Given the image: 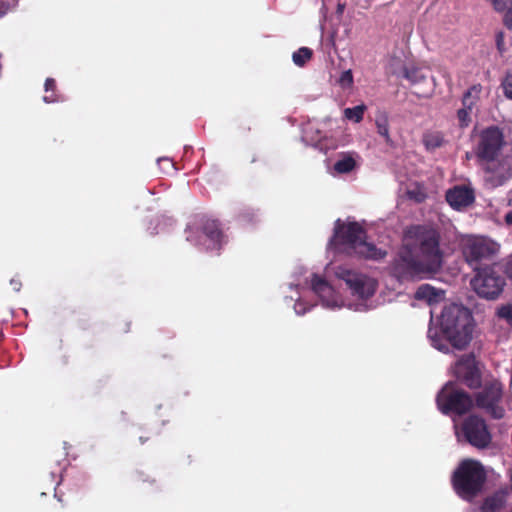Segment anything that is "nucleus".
<instances>
[{
	"label": "nucleus",
	"instance_id": "1",
	"mask_svg": "<svg viewBox=\"0 0 512 512\" xmlns=\"http://www.w3.org/2000/svg\"><path fill=\"white\" fill-rule=\"evenodd\" d=\"M442 264L438 232L428 226L409 227L403 237L402 249L392 268L399 284L422 273L436 272Z\"/></svg>",
	"mask_w": 512,
	"mask_h": 512
},
{
	"label": "nucleus",
	"instance_id": "2",
	"mask_svg": "<svg viewBox=\"0 0 512 512\" xmlns=\"http://www.w3.org/2000/svg\"><path fill=\"white\" fill-rule=\"evenodd\" d=\"M503 144L502 131L492 126L481 132L476 147V156L484 171V181L492 188L503 185L512 177V157L501 155Z\"/></svg>",
	"mask_w": 512,
	"mask_h": 512
},
{
	"label": "nucleus",
	"instance_id": "3",
	"mask_svg": "<svg viewBox=\"0 0 512 512\" xmlns=\"http://www.w3.org/2000/svg\"><path fill=\"white\" fill-rule=\"evenodd\" d=\"M465 261L473 268L475 275L470 280L471 288H503V277L496 274L492 266L480 268V263L491 259L499 251V244L481 236H466L461 241Z\"/></svg>",
	"mask_w": 512,
	"mask_h": 512
},
{
	"label": "nucleus",
	"instance_id": "4",
	"mask_svg": "<svg viewBox=\"0 0 512 512\" xmlns=\"http://www.w3.org/2000/svg\"><path fill=\"white\" fill-rule=\"evenodd\" d=\"M329 246L369 259L377 260L385 256V252L366 241L364 229L356 222L342 224L338 219Z\"/></svg>",
	"mask_w": 512,
	"mask_h": 512
},
{
	"label": "nucleus",
	"instance_id": "5",
	"mask_svg": "<svg viewBox=\"0 0 512 512\" xmlns=\"http://www.w3.org/2000/svg\"><path fill=\"white\" fill-rule=\"evenodd\" d=\"M441 328L452 345L458 349L466 347L472 339L473 316L462 304L451 303L442 311Z\"/></svg>",
	"mask_w": 512,
	"mask_h": 512
},
{
	"label": "nucleus",
	"instance_id": "6",
	"mask_svg": "<svg viewBox=\"0 0 512 512\" xmlns=\"http://www.w3.org/2000/svg\"><path fill=\"white\" fill-rule=\"evenodd\" d=\"M486 481L487 473L484 466L474 459L462 460L451 477L455 493L469 502L483 492Z\"/></svg>",
	"mask_w": 512,
	"mask_h": 512
},
{
	"label": "nucleus",
	"instance_id": "7",
	"mask_svg": "<svg viewBox=\"0 0 512 512\" xmlns=\"http://www.w3.org/2000/svg\"><path fill=\"white\" fill-rule=\"evenodd\" d=\"M472 396L474 406L483 410L492 419L500 420L505 416L502 405L504 386L498 379L486 380Z\"/></svg>",
	"mask_w": 512,
	"mask_h": 512
},
{
	"label": "nucleus",
	"instance_id": "8",
	"mask_svg": "<svg viewBox=\"0 0 512 512\" xmlns=\"http://www.w3.org/2000/svg\"><path fill=\"white\" fill-rule=\"evenodd\" d=\"M438 409L445 415H464L472 410L474 401L472 395L457 387L455 382H447L436 396Z\"/></svg>",
	"mask_w": 512,
	"mask_h": 512
},
{
	"label": "nucleus",
	"instance_id": "9",
	"mask_svg": "<svg viewBox=\"0 0 512 512\" xmlns=\"http://www.w3.org/2000/svg\"><path fill=\"white\" fill-rule=\"evenodd\" d=\"M316 294V296L321 300V303L324 307L335 309L341 307H348L359 309L361 306H366V301L374 296L376 290H344L345 292H349V294L358 302H345L340 295V290H311Z\"/></svg>",
	"mask_w": 512,
	"mask_h": 512
},
{
	"label": "nucleus",
	"instance_id": "10",
	"mask_svg": "<svg viewBox=\"0 0 512 512\" xmlns=\"http://www.w3.org/2000/svg\"><path fill=\"white\" fill-rule=\"evenodd\" d=\"M465 440L478 449L487 448L492 442V435L485 420L478 415H470L461 425Z\"/></svg>",
	"mask_w": 512,
	"mask_h": 512
},
{
	"label": "nucleus",
	"instance_id": "11",
	"mask_svg": "<svg viewBox=\"0 0 512 512\" xmlns=\"http://www.w3.org/2000/svg\"><path fill=\"white\" fill-rule=\"evenodd\" d=\"M455 377L459 382L474 390L481 387L482 375L474 355L462 356L455 364Z\"/></svg>",
	"mask_w": 512,
	"mask_h": 512
},
{
	"label": "nucleus",
	"instance_id": "12",
	"mask_svg": "<svg viewBox=\"0 0 512 512\" xmlns=\"http://www.w3.org/2000/svg\"><path fill=\"white\" fill-rule=\"evenodd\" d=\"M222 232L215 220H207L202 226V236L197 240L193 236L192 228L189 229L187 240L195 245H203L207 250L216 249L220 246Z\"/></svg>",
	"mask_w": 512,
	"mask_h": 512
},
{
	"label": "nucleus",
	"instance_id": "13",
	"mask_svg": "<svg viewBox=\"0 0 512 512\" xmlns=\"http://www.w3.org/2000/svg\"><path fill=\"white\" fill-rule=\"evenodd\" d=\"M335 275L338 279L343 280L349 288H375L377 286L373 279L345 267H337Z\"/></svg>",
	"mask_w": 512,
	"mask_h": 512
},
{
	"label": "nucleus",
	"instance_id": "14",
	"mask_svg": "<svg viewBox=\"0 0 512 512\" xmlns=\"http://www.w3.org/2000/svg\"><path fill=\"white\" fill-rule=\"evenodd\" d=\"M447 202L456 209L466 207L474 201L473 191L464 186H457L446 193Z\"/></svg>",
	"mask_w": 512,
	"mask_h": 512
},
{
	"label": "nucleus",
	"instance_id": "15",
	"mask_svg": "<svg viewBox=\"0 0 512 512\" xmlns=\"http://www.w3.org/2000/svg\"><path fill=\"white\" fill-rule=\"evenodd\" d=\"M508 491L499 489L493 494L487 496L480 507L481 512H498L505 507Z\"/></svg>",
	"mask_w": 512,
	"mask_h": 512
},
{
	"label": "nucleus",
	"instance_id": "16",
	"mask_svg": "<svg viewBox=\"0 0 512 512\" xmlns=\"http://www.w3.org/2000/svg\"><path fill=\"white\" fill-rule=\"evenodd\" d=\"M446 290H416L414 300L423 301L428 306H434L444 301Z\"/></svg>",
	"mask_w": 512,
	"mask_h": 512
},
{
	"label": "nucleus",
	"instance_id": "17",
	"mask_svg": "<svg viewBox=\"0 0 512 512\" xmlns=\"http://www.w3.org/2000/svg\"><path fill=\"white\" fill-rule=\"evenodd\" d=\"M356 166V160L352 154H341L334 163V170L338 174H345L351 172Z\"/></svg>",
	"mask_w": 512,
	"mask_h": 512
},
{
	"label": "nucleus",
	"instance_id": "18",
	"mask_svg": "<svg viewBox=\"0 0 512 512\" xmlns=\"http://www.w3.org/2000/svg\"><path fill=\"white\" fill-rule=\"evenodd\" d=\"M423 143L427 150L433 151L442 147L446 143V140L441 132L433 131L424 134Z\"/></svg>",
	"mask_w": 512,
	"mask_h": 512
},
{
	"label": "nucleus",
	"instance_id": "19",
	"mask_svg": "<svg viewBox=\"0 0 512 512\" xmlns=\"http://www.w3.org/2000/svg\"><path fill=\"white\" fill-rule=\"evenodd\" d=\"M482 86L475 84L471 86L463 95L462 105L467 108H474L480 98Z\"/></svg>",
	"mask_w": 512,
	"mask_h": 512
},
{
	"label": "nucleus",
	"instance_id": "20",
	"mask_svg": "<svg viewBox=\"0 0 512 512\" xmlns=\"http://www.w3.org/2000/svg\"><path fill=\"white\" fill-rule=\"evenodd\" d=\"M377 133L384 138L386 144L391 145L392 139L389 134V121L386 114H379L375 119Z\"/></svg>",
	"mask_w": 512,
	"mask_h": 512
},
{
	"label": "nucleus",
	"instance_id": "21",
	"mask_svg": "<svg viewBox=\"0 0 512 512\" xmlns=\"http://www.w3.org/2000/svg\"><path fill=\"white\" fill-rule=\"evenodd\" d=\"M365 111L366 106L364 104H361L352 108H346L344 110V116L348 120L359 123L360 121H362Z\"/></svg>",
	"mask_w": 512,
	"mask_h": 512
},
{
	"label": "nucleus",
	"instance_id": "22",
	"mask_svg": "<svg viewBox=\"0 0 512 512\" xmlns=\"http://www.w3.org/2000/svg\"><path fill=\"white\" fill-rule=\"evenodd\" d=\"M312 56V51L309 48L302 47L295 51L292 55L293 62L297 66H303Z\"/></svg>",
	"mask_w": 512,
	"mask_h": 512
},
{
	"label": "nucleus",
	"instance_id": "23",
	"mask_svg": "<svg viewBox=\"0 0 512 512\" xmlns=\"http://www.w3.org/2000/svg\"><path fill=\"white\" fill-rule=\"evenodd\" d=\"M404 75L412 84L423 82L427 77L418 67L406 69Z\"/></svg>",
	"mask_w": 512,
	"mask_h": 512
},
{
	"label": "nucleus",
	"instance_id": "24",
	"mask_svg": "<svg viewBox=\"0 0 512 512\" xmlns=\"http://www.w3.org/2000/svg\"><path fill=\"white\" fill-rule=\"evenodd\" d=\"M472 111V108L465 106L457 111V119L460 127H467L470 124Z\"/></svg>",
	"mask_w": 512,
	"mask_h": 512
},
{
	"label": "nucleus",
	"instance_id": "25",
	"mask_svg": "<svg viewBox=\"0 0 512 512\" xmlns=\"http://www.w3.org/2000/svg\"><path fill=\"white\" fill-rule=\"evenodd\" d=\"M497 316L512 326V304L502 305L497 309Z\"/></svg>",
	"mask_w": 512,
	"mask_h": 512
},
{
	"label": "nucleus",
	"instance_id": "26",
	"mask_svg": "<svg viewBox=\"0 0 512 512\" xmlns=\"http://www.w3.org/2000/svg\"><path fill=\"white\" fill-rule=\"evenodd\" d=\"M310 288H332L325 277L318 274L311 275Z\"/></svg>",
	"mask_w": 512,
	"mask_h": 512
},
{
	"label": "nucleus",
	"instance_id": "27",
	"mask_svg": "<svg viewBox=\"0 0 512 512\" xmlns=\"http://www.w3.org/2000/svg\"><path fill=\"white\" fill-rule=\"evenodd\" d=\"M480 297L487 300H496L503 290H474Z\"/></svg>",
	"mask_w": 512,
	"mask_h": 512
},
{
	"label": "nucleus",
	"instance_id": "28",
	"mask_svg": "<svg viewBox=\"0 0 512 512\" xmlns=\"http://www.w3.org/2000/svg\"><path fill=\"white\" fill-rule=\"evenodd\" d=\"M502 86L505 96L512 100V71L506 75Z\"/></svg>",
	"mask_w": 512,
	"mask_h": 512
},
{
	"label": "nucleus",
	"instance_id": "29",
	"mask_svg": "<svg viewBox=\"0 0 512 512\" xmlns=\"http://www.w3.org/2000/svg\"><path fill=\"white\" fill-rule=\"evenodd\" d=\"M313 305H308L306 302H304L302 299H297L295 304H294V310L295 312L298 314V315H303L305 314L307 311L310 310V308L312 307Z\"/></svg>",
	"mask_w": 512,
	"mask_h": 512
},
{
	"label": "nucleus",
	"instance_id": "30",
	"mask_svg": "<svg viewBox=\"0 0 512 512\" xmlns=\"http://www.w3.org/2000/svg\"><path fill=\"white\" fill-rule=\"evenodd\" d=\"M339 82L343 87L351 86L353 84V75L351 70L344 71L340 76Z\"/></svg>",
	"mask_w": 512,
	"mask_h": 512
},
{
	"label": "nucleus",
	"instance_id": "31",
	"mask_svg": "<svg viewBox=\"0 0 512 512\" xmlns=\"http://www.w3.org/2000/svg\"><path fill=\"white\" fill-rule=\"evenodd\" d=\"M505 11L504 23L508 28H512V7L508 6Z\"/></svg>",
	"mask_w": 512,
	"mask_h": 512
},
{
	"label": "nucleus",
	"instance_id": "32",
	"mask_svg": "<svg viewBox=\"0 0 512 512\" xmlns=\"http://www.w3.org/2000/svg\"><path fill=\"white\" fill-rule=\"evenodd\" d=\"M56 86L55 80L53 78H47L45 81V91L54 90Z\"/></svg>",
	"mask_w": 512,
	"mask_h": 512
},
{
	"label": "nucleus",
	"instance_id": "33",
	"mask_svg": "<svg viewBox=\"0 0 512 512\" xmlns=\"http://www.w3.org/2000/svg\"><path fill=\"white\" fill-rule=\"evenodd\" d=\"M159 163H165V164H168L169 167L173 168L174 167V164L173 162L168 159V158H161L158 160Z\"/></svg>",
	"mask_w": 512,
	"mask_h": 512
},
{
	"label": "nucleus",
	"instance_id": "34",
	"mask_svg": "<svg viewBox=\"0 0 512 512\" xmlns=\"http://www.w3.org/2000/svg\"><path fill=\"white\" fill-rule=\"evenodd\" d=\"M505 221L508 225L512 226V210L506 214Z\"/></svg>",
	"mask_w": 512,
	"mask_h": 512
},
{
	"label": "nucleus",
	"instance_id": "35",
	"mask_svg": "<svg viewBox=\"0 0 512 512\" xmlns=\"http://www.w3.org/2000/svg\"><path fill=\"white\" fill-rule=\"evenodd\" d=\"M43 101L46 102V103H52V102L57 101V99L56 98H52L50 96H44L43 97Z\"/></svg>",
	"mask_w": 512,
	"mask_h": 512
},
{
	"label": "nucleus",
	"instance_id": "36",
	"mask_svg": "<svg viewBox=\"0 0 512 512\" xmlns=\"http://www.w3.org/2000/svg\"><path fill=\"white\" fill-rule=\"evenodd\" d=\"M148 439H149L148 437H146V438L143 436L139 437L141 444H144Z\"/></svg>",
	"mask_w": 512,
	"mask_h": 512
},
{
	"label": "nucleus",
	"instance_id": "37",
	"mask_svg": "<svg viewBox=\"0 0 512 512\" xmlns=\"http://www.w3.org/2000/svg\"><path fill=\"white\" fill-rule=\"evenodd\" d=\"M3 9H4V1L0 0V13L2 12Z\"/></svg>",
	"mask_w": 512,
	"mask_h": 512
},
{
	"label": "nucleus",
	"instance_id": "38",
	"mask_svg": "<svg viewBox=\"0 0 512 512\" xmlns=\"http://www.w3.org/2000/svg\"><path fill=\"white\" fill-rule=\"evenodd\" d=\"M419 288L426 289V288H432V287L429 284H423Z\"/></svg>",
	"mask_w": 512,
	"mask_h": 512
},
{
	"label": "nucleus",
	"instance_id": "39",
	"mask_svg": "<svg viewBox=\"0 0 512 512\" xmlns=\"http://www.w3.org/2000/svg\"><path fill=\"white\" fill-rule=\"evenodd\" d=\"M510 491L512 493V474L510 475Z\"/></svg>",
	"mask_w": 512,
	"mask_h": 512
},
{
	"label": "nucleus",
	"instance_id": "40",
	"mask_svg": "<svg viewBox=\"0 0 512 512\" xmlns=\"http://www.w3.org/2000/svg\"><path fill=\"white\" fill-rule=\"evenodd\" d=\"M509 205L512 206V192L510 193Z\"/></svg>",
	"mask_w": 512,
	"mask_h": 512
},
{
	"label": "nucleus",
	"instance_id": "41",
	"mask_svg": "<svg viewBox=\"0 0 512 512\" xmlns=\"http://www.w3.org/2000/svg\"><path fill=\"white\" fill-rule=\"evenodd\" d=\"M500 38H501V35L498 36V39H497V44L498 46L500 45Z\"/></svg>",
	"mask_w": 512,
	"mask_h": 512
},
{
	"label": "nucleus",
	"instance_id": "42",
	"mask_svg": "<svg viewBox=\"0 0 512 512\" xmlns=\"http://www.w3.org/2000/svg\"><path fill=\"white\" fill-rule=\"evenodd\" d=\"M11 284L15 285V284H17V282L14 279H12Z\"/></svg>",
	"mask_w": 512,
	"mask_h": 512
}]
</instances>
